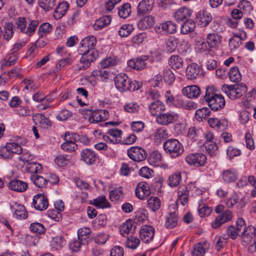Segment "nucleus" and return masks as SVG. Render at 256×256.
<instances>
[{"mask_svg":"<svg viewBox=\"0 0 256 256\" xmlns=\"http://www.w3.org/2000/svg\"><path fill=\"white\" fill-rule=\"evenodd\" d=\"M206 242L196 244L193 248L192 256H203L206 252Z\"/></svg>","mask_w":256,"mask_h":256,"instance_id":"39","label":"nucleus"},{"mask_svg":"<svg viewBox=\"0 0 256 256\" xmlns=\"http://www.w3.org/2000/svg\"><path fill=\"white\" fill-rule=\"evenodd\" d=\"M181 180V175L180 173L174 174L170 176L168 184L171 187L176 186L179 184Z\"/></svg>","mask_w":256,"mask_h":256,"instance_id":"52","label":"nucleus"},{"mask_svg":"<svg viewBox=\"0 0 256 256\" xmlns=\"http://www.w3.org/2000/svg\"><path fill=\"white\" fill-rule=\"evenodd\" d=\"M68 7L69 5L66 2H60L54 10V18L56 20L62 18L67 12Z\"/></svg>","mask_w":256,"mask_h":256,"instance_id":"26","label":"nucleus"},{"mask_svg":"<svg viewBox=\"0 0 256 256\" xmlns=\"http://www.w3.org/2000/svg\"><path fill=\"white\" fill-rule=\"evenodd\" d=\"M150 112L152 116H159L164 106L160 100H156L151 103L149 106Z\"/></svg>","mask_w":256,"mask_h":256,"instance_id":"33","label":"nucleus"},{"mask_svg":"<svg viewBox=\"0 0 256 256\" xmlns=\"http://www.w3.org/2000/svg\"><path fill=\"white\" fill-rule=\"evenodd\" d=\"M178 220V216L176 213L170 212L166 217L165 226L168 228H172L177 224Z\"/></svg>","mask_w":256,"mask_h":256,"instance_id":"37","label":"nucleus"},{"mask_svg":"<svg viewBox=\"0 0 256 256\" xmlns=\"http://www.w3.org/2000/svg\"><path fill=\"white\" fill-rule=\"evenodd\" d=\"M164 79L168 84H170L173 82L175 79L174 74L170 69L164 70Z\"/></svg>","mask_w":256,"mask_h":256,"instance_id":"63","label":"nucleus"},{"mask_svg":"<svg viewBox=\"0 0 256 256\" xmlns=\"http://www.w3.org/2000/svg\"><path fill=\"white\" fill-rule=\"evenodd\" d=\"M26 170L30 173H38L42 170L41 164L37 162H28L26 165Z\"/></svg>","mask_w":256,"mask_h":256,"instance_id":"49","label":"nucleus"},{"mask_svg":"<svg viewBox=\"0 0 256 256\" xmlns=\"http://www.w3.org/2000/svg\"><path fill=\"white\" fill-rule=\"evenodd\" d=\"M140 242L138 238L131 236L128 238L126 245L129 248L136 249L139 245Z\"/></svg>","mask_w":256,"mask_h":256,"instance_id":"60","label":"nucleus"},{"mask_svg":"<svg viewBox=\"0 0 256 256\" xmlns=\"http://www.w3.org/2000/svg\"><path fill=\"white\" fill-rule=\"evenodd\" d=\"M32 120L36 124H39L44 128H48L51 126L50 120L41 114H36L33 115Z\"/></svg>","mask_w":256,"mask_h":256,"instance_id":"21","label":"nucleus"},{"mask_svg":"<svg viewBox=\"0 0 256 256\" xmlns=\"http://www.w3.org/2000/svg\"><path fill=\"white\" fill-rule=\"evenodd\" d=\"M90 204L98 208H110V206L105 196H98L91 200Z\"/></svg>","mask_w":256,"mask_h":256,"instance_id":"32","label":"nucleus"},{"mask_svg":"<svg viewBox=\"0 0 256 256\" xmlns=\"http://www.w3.org/2000/svg\"><path fill=\"white\" fill-rule=\"evenodd\" d=\"M106 134H110V143L115 144H119L122 142V131L118 128H110L109 129Z\"/></svg>","mask_w":256,"mask_h":256,"instance_id":"27","label":"nucleus"},{"mask_svg":"<svg viewBox=\"0 0 256 256\" xmlns=\"http://www.w3.org/2000/svg\"><path fill=\"white\" fill-rule=\"evenodd\" d=\"M114 82L116 88L121 92L127 90L134 92L142 86V82L136 80L132 82L128 76L123 73L116 75L114 78Z\"/></svg>","mask_w":256,"mask_h":256,"instance_id":"1","label":"nucleus"},{"mask_svg":"<svg viewBox=\"0 0 256 256\" xmlns=\"http://www.w3.org/2000/svg\"><path fill=\"white\" fill-rule=\"evenodd\" d=\"M176 116L170 113H164L160 114L156 118L158 123L162 125H168L173 122L175 120Z\"/></svg>","mask_w":256,"mask_h":256,"instance_id":"28","label":"nucleus"},{"mask_svg":"<svg viewBox=\"0 0 256 256\" xmlns=\"http://www.w3.org/2000/svg\"><path fill=\"white\" fill-rule=\"evenodd\" d=\"M154 23V18L148 16L140 20L138 24V26L141 30H146L151 28Z\"/></svg>","mask_w":256,"mask_h":256,"instance_id":"30","label":"nucleus"},{"mask_svg":"<svg viewBox=\"0 0 256 256\" xmlns=\"http://www.w3.org/2000/svg\"><path fill=\"white\" fill-rule=\"evenodd\" d=\"M30 179L33 181L34 184L38 188H44L47 182L46 180L42 176L36 174L32 175Z\"/></svg>","mask_w":256,"mask_h":256,"instance_id":"48","label":"nucleus"},{"mask_svg":"<svg viewBox=\"0 0 256 256\" xmlns=\"http://www.w3.org/2000/svg\"><path fill=\"white\" fill-rule=\"evenodd\" d=\"M178 194L182 204L184 206L188 200V192L186 190L185 186L180 187Z\"/></svg>","mask_w":256,"mask_h":256,"instance_id":"45","label":"nucleus"},{"mask_svg":"<svg viewBox=\"0 0 256 256\" xmlns=\"http://www.w3.org/2000/svg\"><path fill=\"white\" fill-rule=\"evenodd\" d=\"M90 229L88 228H80L78 231V238L82 242H87L88 235L90 234Z\"/></svg>","mask_w":256,"mask_h":256,"instance_id":"43","label":"nucleus"},{"mask_svg":"<svg viewBox=\"0 0 256 256\" xmlns=\"http://www.w3.org/2000/svg\"><path fill=\"white\" fill-rule=\"evenodd\" d=\"M222 40V36L215 33L208 34L206 38L207 44L210 48L218 47L220 44Z\"/></svg>","mask_w":256,"mask_h":256,"instance_id":"24","label":"nucleus"},{"mask_svg":"<svg viewBox=\"0 0 256 256\" xmlns=\"http://www.w3.org/2000/svg\"><path fill=\"white\" fill-rule=\"evenodd\" d=\"M81 53H83L80 60L82 66L78 68V70H84L88 68L90 64L94 62L98 56V52L96 50H84Z\"/></svg>","mask_w":256,"mask_h":256,"instance_id":"4","label":"nucleus"},{"mask_svg":"<svg viewBox=\"0 0 256 256\" xmlns=\"http://www.w3.org/2000/svg\"><path fill=\"white\" fill-rule=\"evenodd\" d=\"M81 160L88 164H94L98 158L95 152L89 148L84 149L81 152Z\"/></svg>","mask_w":256,"mask_h":256,"instance_id":"17","label":"nucleus"},{"mask_svg":"<svg viewBox=\"0 0 256 256\" xmlns=\"http://www.w3.org/2000/svg\"><path fill=\"white\" fill-rule=\"evenodd\" d=\"M136 196L140 200H144L146 196H149L151 192L148 184L144 182L138 183L135 190Z\"/></svg>","mask_w":256,"mask_h":256,"instance_id":"16","label":"nucleus"},{"mask_svg":"<svg viewBox=\"0 0 256 256\" xmlns=\"http://www.w3.org/2000/svg\"><path fill=\"white\" fill-rule=\"evenodd\" d=\"M148 208L153 212L158 210L160 207L161 202L156 196H151L147 200Z\"/></svg>","mask_w":256,"mask_h":256,"instance_id":"36","label":"nucleus"},{"mask_svg":"<svg viewBox=\"0 0 256 256\" xmlns=\"http://www.w3.org/2000/svg\"><path fill=\"white\" fill-rule=\"evenodd\" d=\"M168 62L171 68L174 70L182 68L184 64L182 58L178 55L172 56Z\"/></svg>","mask_w":256,"mask_h":256,"instance_id":"35","label":"nucleus"},{"mask_svg":"<svg viewBox=\"0 0 256 256\" xmlns=\"http://www.w3.org/2000/svg\"><path fill=\"white\" fill-rule=\"evenodd\" d=\"M80 112L82 115L90 116L88 120L90 123H98L100 122H104L108 118V111L105 110H93L92 108H81Z\"/></svg>","mask_w":256,"mask_h":256,"instance_id":"2","label":"nucleus"},{"mask_svg":"<svg viewBox=\"0 0 256 256\" xmlns=\"http://www.w3.org/2000/svg\"><path fill=\"white\" fill-rule=\"evenodd\" d=\"M208 123L211 128L220 130H224L228 126V120L226 118L220 120L218 118H210L208 120Z\"/></svg>","mask_w":256,"mask_h":256,"instance_id":"19","label":"nucleus"},{"mask_svg":"<svg viewBox=\"0 0 256 256\" xmlns=\"http://www.w3.org/2000/svg\"><path fill=\"white\" fill-rule=\"evenodd\" d=\"M162 160L161 154L158 151L152 152L149 157V161L150 163L156 164Z\"/></svg>","mask_w":256,"mask_h":256,"instance_id":"64","label":"nucleus"},{"mask_svg":"<svg viewBox=\"0 0 256 256\" xmlns=\"http://www.w3.org/2000/svg\"><path fill=\"white\" fill-rule=\"evenodd\" d=\"M77 147V144L72 140L66 141L61 145V148L63 150L68 152L74 151Z\"/></svg>","mask_w":256,"mask_h":256,"instance_id":"53","label":"nucleus"},{"mask_svg":"<svg viewBox=\"0 0 256 256\" xmlns=\"http://www.w3.org/2000/svg\"><path fill=\"white\" fill-rule=\"evenodd\" d=\"M154 228L149 225L143 226L140 231V238L145 243H148L152 240L154 238Z\"/></svg>","mask_w":256,"mask_h":256,"instance_id":"9","label":"nucleus"},{"mask_svg":"<svg viewBox=\"0 0 256 256\" xmlns=\"http://www.w3.org/2000/svg\"><path fill=\"white\" fill-rule=\"evenodd\" d=\"M134 29L132 24H124L120 28L118 34L121 37H127L131 34Z\"/></svg>","mask_w":256,"mask_h":256,"instance_id":"44","label":"nucleus"},{"mask_svg":"<svg viewBox=\"0 0 256 256\" xmlns=\"http://www.w3.org/2000/svg\"><path fill=\"white\" fill-rule=\"evenodd\" d=\"M154 0H142L137 7L138 16H142L149 13L152 10Z\"/></svg>","mask_w":256,"mask_h":256,"instance_id":"14","label":"nucleus"},{"mask_svg":"<svg viewBox=\"0 0 256 256\" xmlns=\"http://www.w3.org/2000/svg\"><path fill=\"white\" fill-rule=\"evenodd\" d=\"M9 148H10V153H12V157L14 154H20L22 152V148L21 146L18 142H9L8 143Z\"/></svg>","mask_w":256,"mask_h":256,"instance_id":"54","label":"nucleus"},{"mask_svg":"<svg viewBox=\"0 0 256 256\" xmlns=\"http://www.w3.org/2000/svg\"><path fill=\"white\" fill-rule=\"evenodd\" d=\"M135 229L136 226H134V222L130 219L123 223L120 228V234L124 236H127L129 233L133 234Z\"/></svg>","mask_w":256,"mask_h":256,"instance_id":"22","label":"nucleus"},{"mask_svg":"<svg viewBox=\"0 0 256 256\" xmlns=\"http://www.w3.org/2000/svg\"><path fill=\"white\" fill-rule=\"evenodd\" d=\"M96 43V39L94 36H88L81 41L78 48V51L82 52L84 50H94V47Z\"/></svg>","mask_w":256,"mask_h":256,"instance_id":"15","label":"nucleus"},{"mask_svg":"<svg viewBox=\"0 0 256 256\" xmlns=\"http://www.w3.org/2000/svg\"><path fill=\"white\" fill-rule=\"evenodd\" d=\"M200 72L199 66L194 63L188 65L186 70V75L188 79L194 80L198 76Z\"/></svg>","mask_w":256,"mask_h":256,"instance_id":"25","label":"nucleus"},{"mask_svg":"<svg viewBox=\"0 0 256 256\" xmlns=\"http://www.w3.org/2000/svg\"><path fill=\"white\" fill-rule=\"evenodd\" d=\"M229 78L234 82H238L241 80L242 76L237 66H234L230 70Z\"/></svg>","mask_w":256,"mask_h":256,"instance_id":"40","label":"nucleus"},{"mask_svg":"<svg viewBox=\"0 0 256 256\" xmlns=\"http://www.w3.org/2000/svg\"><path fill=\"white\" fill-rule=\"evenodd\" d=\"M163 146L165 152L173 157L178 156L184 152L182 144L176 139H168L164 143Z\"/></svg>","mask_w":256,"mask_h":256,"instance_id":"3","label":"nucleus"},{"mask_svg":"<svg viewBox=\"0 0 256 256\" xmlns=\"http://www.w3.org/2000/svg\"><path fill=\"white\" fill-rule=\"evenodd\" d=\"M212 20V16L210 13L206 10L199 12L196 14V21L201 26H206Z\"/></svg>","mask_w":256,"mask_h":256,"instance_id":"18","label":"nucleus"},{"mask_svg":"<svg viewBox=\"0 0 256 256\" xmlns=\"http://www.w3.org/2000/svg\"><path fill=\"white\" fill-rule=\"evenodd\" d=\"M40 6L45 11H48L55 5L54 0H38Z\"/></svg>","mask_w":256,"mask_h":256,"instance_id":"50","label":"nucleus"},{"mask_svg":"<svg viewBox=\"0 0 256 256\" xmlns=\"http://www.w3.org/2000/svg\"><path fill=\"white\" fill-rule=\"evenodd\" d=\"M232 212L230 210H225L217 216L214 221L212 222V226L214 228H220L223 224L232 219Z\"/></svg>","mask_w":256,"mask_h":256,"instance_id":"11","label":"nucleus"},{"mask_svg":"<svg viewBox=\"0 0 256 256\" xmlns=\"http://www.w3.org/2000/svg\"><path fill=\"white\" fill-rule=\"evenodd\" d=\"M30 230L38 234H42L45 232L46 228L44 225L38 222H34L30 224Z\"/></svg>","mask_w":256,"mask_h":256,"instance_id":"55","label":"nucleus"},{"mask_svg":"<svg viewBox=\"0 0 256 256\" xmlns=\"http://www.w3.org/2000/svg\"><path fill=\"white\" fill-rule=\"evenodd\" d=\"M8 186L12 190L23 192L28 188L27 183L18 180H14L10 182Z\"/></svg>","mask_w":256,"mask_h":256,"instance_id":"23","label":"nucleus"},{"mask_svg":"<svg viewBox=\"0 0 256 256\" xmlns=\"http://www.w3.org/2000/svg\"><path fill=\"white\" fill-rule=\"evenodd\" d=\"M13 24L12 23L7 24L4 27V39L6 40H10L13 34Z\"/></svg>","mask_w":256,"mask_h":256,"instance_id":"61","label":"nucleus"},{"mask_svg":"<svg viewBox=\"0 0 256 256\" xmlns=\"http://www.w3.org/2000/svg\"><path fill=\"white\" fill-rule=\"evenodd\" d=\"M237 178L235 172L230 170H224L222 174V179L226 183L234 182Z\"/></svg>","mask_w":256,"mask_h":256,"instance_id":"41","label":"nucleus"},{"mask_svg":"<svg viewBox=\"0 0 256 256\" xmlns=\"http://www.w3.org/2000/svg\"><path fill=\"white\" fill-rule=\"evenodd\" d=\"M244 140L246 147L250 150H254V141L252 134L249 132L245 134Z\"/></svg>","mask_w":256,"mask_h":256,"instance_id":"59","label":"nucleus"},{"mask_svg":"<svg viewBox=\"0 0 256 256\" xmlns=\"http://www.w3.org/2000/svg\"><path fill=\"white\" fill-rule=\"evenodd\" d=\"M148 56H142L136 58H133L128 62V66L138 70H140L146 68Z\"/></svg>","mask_w":256,"mask_h":256,"instance_id":"8","label":"nucleus"},{"mask_svg":"<svg viewBox=\"0 0 256 256\" xmlns=\"http://www.w3.org/2000/svg\"><path fill=\"white\" fill-rule=\"evenodd\" d=\"M211 112L210 110L206 107L199 108L196 111V118L198 121H202L203 119H206L210 115Z\"/></svg>","mask_w":256,"mask_h":256,"instance_id":"38","label":"nucleus"},{"mask_svg":"<svg viewBox=\"0 0 256 256\" xmlns=\"http://www.w3.org/2000/svg\"><path fill=\"white\" fill-rule=\"evenodd\" d=\"M204 96H222L219 89L212 84L208 85L206 87V92Z\"/></svg>","mask_w":256,"mask_h":256,"instance_id":"46","label":"nucleus"},{"mask_svg":"<svg viewBox=\"0 0 256 256\" xmlns=\"http://www.w3.org/2000/svg\"><path fill=\"white\" fill-rule=\"evenodd\" d=\"M130 5L128 3H126L122 5L118 10V14L120 16L123 18H128L131 13Z\"/></svg>","mask_w":256,"mask_h":256,"instance_id":"42","label":"nucleus"},{"mask_svg":"<svg viewBox=\"0 0 256 256\" xmlns=\"http://www.w3.org/2000/svg\"><path fill=\"white\" fill-rule=\"evenodd\" d=\"M166 102L169 105L173 104L176 107H183L188 110L196 108L198 105L196 102L190 100H182L180 97H167Z\"/></svg>","mask_w":256,"mask_h":256,"instance_id":"5","label":"nucleus"},{"mask_svg":"<svg viewBox=\"0 0 256 256\" xmlns=\"http://www.w3.org/2000/svg\"><path fill=\"white\" fill-rule=\"evenodd\" d=\"M196 28L194 22L191 19H188L184 22L180 26V32L186 34L194 30Z\"/></svg>","mask_w":256,"mask_h":256,"instance_id":"29","label":"nucleus"},{"mask_svg":"<svg viewBox=\"0 0 256 256\" xmlns=\"http://www.w3.org/2000/svg\"><path fill=\"white\" fill-rule=\"evenodd\" d=\"M210 108L213 110H218L225 106L224 97H204Z\"/></svg>","mask_w":256,"mask_h":256,"instance_id":"13","label":"nucleus"},{"mask_svg":"<svg viewBox=\"0 0 256 256\" xmlns=\"http://www.w3.org/2000/svg\"><path fill=\"white\" fill-rule=\"evenodd\" d=\"M161 26L162 30L169 34H174L176 30V24L171 21L163 22Z\"/></svg>","mask_w":256,"mask_h":256,"instance_id":"47","label":"nucleus"},{"mask_svg":"<svg viewBox=\"0 0 256 256\" xmlns=\"http://www.w3.org/2000/svg\"><path fill=\"white\" fill-rule=\"evenodd\" d=\"M192 12L186 8H182L177 10L174 14L175 20L178 22H184L188 19Z\"/></svg>","mask_w":256,"mask_h":256,"instance_id":"20","label":"nucleus"},{"mask_svg":"<svg viewBox=\"0 0 256 256\" xmlns=\"http://www.w3.org/2000/svg\"><path fill=\"white\" fill-rule=\"evenodd\" d=\"M8 143L5 146H0V156L4 158H12Z\"/></svg>","mask_w":256,"mask_h":256,"instance_id":"58","label":"nucleus"},{"mask_svg":"<svg viewBox=\"0 0 256 256\" xmlns=\"http://www.w3.org/2000/svg\"><path fill=\"white\" fill-rule=\"evenodd\" d=\"M118 60L115 58L110 57L104 60L101 62L100 65L104 68L111 66H114L118 62Z\"/></svg>","mask_w":256,"mask_h":256,"instance_id":"57","label":"nucleus"},{"mask_svg":"<svg viewBox=\"0 0 256 256\" xmlns=\"http://www.w3.org/2000/svg\"><path fill=\"white\" fill-rule=\"evenodd\" d=\"M32 204L36 210H44L48 207V198L44 194H38L33 198Z\"/></svg>","mask_w":256,"mask_h":256,"instance_id":"10","label":"nucleus"},{"mask_svg":"<svg viewBox=\"0 0 256 256\" xmlns=\"http://www.w3.org/2000/svg\"><path fill=\"white\" fill-rule=\"evenodd\" d=\"M128 157L132 160L140 162L144 160L147 156L146 150L139 146H132L127 150Z\"/></svg>","mask_w":256,"mask_h":256,"instance_id":"6","label":"nucleus"},{"mask_svg":"<svg viewBox=\"0 0 256 256\" xmlns=\"http://www.w3.org/2000/svg\"><path fill=\"white\" fill-rule=\"evenodd\" d=\"M123 193L120 188H116L110 192V198L112 202H116L123 198Z\"/></svg>","mask_w":256,"mask_h":256,"instance_id":"51","label":"nucleus"},{"mask_svg":"<svg viewBox=\"0 0 256 256\" xmlns=\"http://www.w3.org/2000/svg\"><path fill=\"white\" fill-rule=\"evenodd\" d=\"M232 212L230 210H225L217 216L214 221L212 222V226L214 228H220L223 224L232 219Z\"/></svg>","mask_w":256,"mask_h":256,"instance_id":"12","label":"nucleus"},{"mask_svg":"<svg viewBox=\"0 0 256 256\" xmlns=\"http://www.w3.org/2000/svg\"><path fill=\"white\" fill-rule=\"evenodd\" d=\"M186 162L190 165L203 166L206 161V156L202 153L190 154L186 157Z\"/></svg>","mask_w":256,"mask_h":256,"instance_id":"7","label":"nucleus"},{"mask_svg":"<svg viewBox=\"0 0 256 256\" xmlns=\"http://www.w3.org/2000/svg\"><path fill=\"white\" fill-rule=\"evenodd\" d=\"M111 20L112 18L110 16H103L96 21L93 25V28L96 30H100L104 26L109 24L111 22Z\"/></svg>","mask_w":256,"mask_h":256,"instance_id":"31","label":"nucleus"},{"mask_svg":"<svg viewBox=\"0 0 256 256\" xmlns=\"http://www.w3.org/2000/svg\"><path fill=\"white\" fill-rule=\"evenodd\" d=\"M69 160L67 156L60 154L55 158L54 162L58 166L64 167L68 163Z\"/></svg>","mask_w":256,"mask_h":256,"instance_id":"56","label":"nucleus"},{"mask_svg":"<svg viewBox=\"0 0 256 256\" xmlns=\"http://www.w3.org/2000/svg\"><path fill=\"white\" fill-rule=\"evenodd\" d=\"M244 38H231L229 40V46L231 50L238 48L242 44V40Z\"/></svg>","mask_w":256,"mask_h":256,"instance_id":"62","label":"nucleus"},{"mask_svg":"<svg viewBox=\"0 0 256 256\" xmlns=\"http://www.w3.org/2000/svg\"><path fill=\"white\" fill-rule=\"evenodd\" d=\"M182 93L186 96H198L200 94V89L196 85L190 86L182 89Z\"/></svg>","mask_w":256,"mask_h":256,"instance_id":"34","label":"nucleus"}]
</instances>
